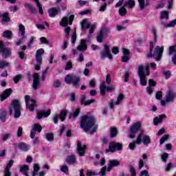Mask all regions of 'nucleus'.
Here are the masks:
<instances>
[{"mask_svg": "<svg viewBox=\"0 0 176 176\" xmlns=\"http://www.w3.org/2000/svg\"><path fill=\"white\" fill-rule=\"evenodd\" d=\"M45 53V50L43 48L38 50L36 52V57H42V54Z\"/></svg>", "mask_w": 176, "mask_h": 176, "instance_id": "603ef678", "label": "nucleus"}, {"mask_svg": "<svg viewBox=\"0 0 176 176\" xmlns=\"http://www.w3.org/2000/svg\"><path fill=\"white\" fill-rule=\"evenodd\" d=\"M153 43H151L150 51L149 53L147 54V58H151V57H154L157 61H159V60L162 58L163 52H164V47L157 46L154 50V53L152 54V52H153Z\"/></svg>", "mask_w": 176, "mask_h": 176, "instance_id": "7ed1b4c3", "label": "nucleus"}, {"mask_svg": "<svg viewBox=\"0 0 176 176\" xmlns=\"http://www.w3.org/2000/svg\"><path fill=\"white\" fill-rule=\"evenodd\" d=\"M122 53L124 56L122 57V62L127 63V61H129V55L130 54V52L126 48H122Z\"/></svg>", "mask_w": 176, "mask_h": 176, "instance_id": "b1692460", "label": "nucleus"}, {"mask_svg": "<svg viewBox=\"0 0 176 176\" xmlns=\"http://www.w3.org/2000/svg\"><path fill=\"white\" fill-rule=\"evenodd\" d=\"M65 82L67 85H72L76 89L79 86L80 78L75 74H67L65 78Z\"/></svg>", "mask_w": 176, "mask_h": 176, "instance_id": "423d86ee", "label": "nucleus"}, {"mask_svg": "<svg viewBox=\"0 0 176 176\" xmlns=\"http://www.w3.org/2000/svg\"><path fill=\"white\" fill-rule=\"evenodd\" d=\"M2 24H5V23H9L10 21V18L9 17L8 13H5L2 14Z\"/></svg>", "mask_w": 176, "mask_h": 176, "instance_id": "e433bc0d", "label": "nucleus"}, {"mask_svg": "<svg viewBox=\"0 0 176 176\" xmlns=\"http://www.w3.org/2000/svg\"><path fill=\"white\" fill-rule=\"evenodd\" d=\"M168 140V135H164L160 140V145H163Z\"/></svg>", "mask_w": 176, "mask_h": 176, "instance_id": "5fc2aeb1", "label": "nucleus"}, {"mask_svg": "<svg viewBox=\"0 0 176 176\" xmlns=\"http://www.w3.org/2000/svg\"><path fill=\"white\" fill-rule=\"evenodd\" d=\"M74 17L75 16L74 14H72L69 16H63L60 21V27H67L68 26V24L69 25H72Z\"/></svg>", "mask_w": 176, "mask_h": 176, "instance_id": "9b49d317", "label": "nucleus"}, {"mask_svg": "<svg viewBox=\"0 0 176 176\" xmlns=\"http://www.w3.org/2000/svg\"><path fill=\"white\" fill-rule=\"evenodd\" d=\"M80 25L82 30H87L91 26V24L87 23L86 19H84L82 21H81Z\"/></svg>", "mask_w": 176, "mask_h": 176, "instance_id": "473e14b6", "label": "nucleus"}, {"mask_svg": "<svg viewBox=\"0 0 176 176\" xmlns=\"http://www.w3.org/2000/svg\"><path fill=\"white\" fill-rule=\"evenodd\" d=\"M162 25H163V27H164L165 28H173V27H175L176 25V19L170 21L169 23L166 24V23H164V21H162L161 22Z\"/></svg>", "mask_w": 176, "mask_h": 176, "instance_id": "7c9ffc66", "label": "nucleus"}, {"mask_svg": "<svg viewBox=\"0 0 176 176\" xmlns=\"http://www.w3.org/2000/svg\"><path fill=\"white\" fill-rule=\"evenodd\" d=\"M36 64H34V69L39 71L41 65H42V56H36Z\"/></svg>", "mask_w": 176, "mask_h": 176, "instance_id": "a878e982", "label": "nucleus"}, {"mask_svg": "<svg viewBox=\"0 0 176 176\" xmlns=\"http://www.w3.org/2000/svg\"><path fill=\"white\" fill-rule=\"evenodd\" d=\"M101 58H109V60H112V54H111V51L109 50V47L108 45H104V50L100 53Z\"/></svg>", "mask_w": 176, "mask_h": 176, "instance_id": "ddd939ff", "label": "nucleus"}, {"mask_svg": "<svg viewBox=\"0 0 176 176\" xmlns=\"http://www.w3.org/2000/svg\"><path fill=\"white\" fill-rule=\"evenodd\" d=\"M86 101V95H82V98H81V104L82 105H90V104H93V102H96V100H94V99H91V100H89L87 102H85Z\"/></svg>", "mask_w": 176, "mask_h": 176, "instance_id": "c85d7f7f", "label": "nucleus"}, {"mask_svg": "<svg viewBox=\"0 0 176 176\" xmlns=\"http://www.w3.org/2000/svg\"><path fill=\"white\" fill-rule=\"evenodd\" d=\"M60 171H62V173H65V174H68V166H62L60 167Z\"/></svg>", "mask_w": 176, "mask_h": 176, "instance_id": "338daca9", "label": "nucleus"}, {"mask_svg": "<svg viewBox=\"0 0 176 176\" xmlns=\"http://www.w3.org/2000/svg\"><path fill=\"white\" fill-rule=\"evenodd\" d=\"M163 75L165 79H168V78L171 76V72H170V71L164 72Z\"/></svg>", "mask_w": 176, "mask_h": 176, "instance_id": "69168bd1", "label": "nucleus"}, {"mask_svg": "<svg viewBox=\"0 0 176 176\" xmlns=\"http://www.w3.org/2000/svg\"><path fill=\"white\" fill-rule=\"evenodd\" d=\"M87 49V45H86V40L81 39L80 45L77 47V50L80 52H85Z\"/></svg>", "mask_w": 176, "mask_h": 176, "instance_id": "393cba45", "label": "nucleus"}, {"mask_svg": "<svg viewBox=\"0 0 176 176\" xmlns=\"http://www.w3.org/2000/svg\"><path fill=\"white\" fill-rule=\"evenodd\" d=\"M45 137L48 141H53L54 140V135L53 133H46Z\"/></svg>", "mask_w": 176, "mask_h": 176, "instance_id": "864d4df0", "label": "nucleus"}, {"mask_svg": "<svg viewBox=\"0 0 176 176\" xmlns=\"http://www.w3.org/2000/svg\"><path fill=\"white\" fill-rule=\"evenodd\" d=\"M64 32H65L67 38L69 37V33L71 32V28L69 26L65 27Z\"/></svg>", "mask_w": 176, "mask_h": 176, "instance_id": "0e129e2a", "label": "nucleus"}, {"mask_svg": "<svg viewBox=\"0 0 176 176\" xmlns=\"http://www.w3.org/2000/svg\"><path fill=\"white\" fill-rule=\"evenodd\" d=\"M52 112V110H50V109H49L47 111H45V110H40L38 111H37V116H36V118L38 120L42 119V118H47V116H49L50 115Z\"/></svg>", "mask_w": 176, "mask_h": 176, "instance_id": "dca6fc26", "label": "nucleus"}, {"mask_svg": "<svg viewBox=\"0 0 176 176\" xmlns=\"http://www.w3.org/2000/svg\"><path fill=\"white\" fill-rule=\"evenodd\" d=\"M12 31L10 30H6L3 32V36L4 38H7V39H10L12 38Z\"/></svg>", "mask_w": 176, "mask_h": 176, "instance_id": "79ce46f5", "label": "nucleus"}, {"mask_svg": "<svg viewBox=\"0 0 176 176\" xmlns=\"http://www.w3.org/2000/svg\"><path fill=\"white\" fill-rule=\"evenodd\" d=\"M120 162H119V160H111L110 161H109V166L107 168V171L109 173V171H111V170H112L113 167H118V166H120Z\"/></svg>", "mask_w": 176, "mask_h": 176, "instance_id": "f3484780", "label": "nucleus"}, {"mask_svg": "<svg viewBox=\"0 0 176 176\" xmlns=\"http://www.w3.org/2000/svg\"><path fill=\"white\" fill-rule=\"evenodd\" d=\"M124 96L122 94H120L117 98L116 102H115L116 105H119L120 104V102L123 100Z\"/></svg>", "mask_w": 176, "mask_h": 176, "instance_id": "3c124183", "label": "nucleus"}, {"mask_svg": "<svg viewBox=\"0 0 176 176\" xmlns=\"http://www.w3.org/2000/svg\"><path fill=\"white\" fill-rule=\"evenodd\" d=\"M30 101H31V102H33V104H35V100L31 99V98L28 95L25 96V102L26 107H28V104H30Z\"/></svg>", "mask_w": 176, "mask_h": 176, "instance_id": "c03bdc74", "label": "nucleus"}, {"mask_svg": "<svg viewBox=\"0 0 176 176\" xmlns=\"http://www.w3.org/2000/svg\"><path fill=\"white\" fill-rule=\"evenodd\" d=\"M79 112H80V109H76L73 113H72L69 116V119H74V118H78V115H79Z\"/></svg>", "mask_w": 176, "mask_h": 176, "instance_id": "58836bf2", "label": "nucleus"}, {"mask_svg": "<svg viewBox=\"0 0 176 176\" xmlns=\"http://www.w3.org/2000/svg\"><path fill=\"white\" fill-rule=\"evenodd\" d=\"M18 148L23 152H28L30 151V146L24 142H21L18 144Z\"/></svg>", "mask_w": 176, "mask_h": 176, "instance_id": "cd10ccee", "label": "nucleus"}, {"mask_svg": "<svg viewBox=\"0 0 176 176\" xmlns=\"http://www.w3.org/2000/svg\"><path fill=\"white\" fill-rule=\"evenodd\" d=\"M41 85V81L39 80V74L38 73H34L33 74V85L32 87L34 90H38Z\"/></svg>", "mask_w": 176, "mask_h": 176, "instance_id": "2eb2a0df", "label": "nucleus"}, {"mask_svg": "<svg viewBox=\"0 0 176 176\" xmlns=\"http://www.w3.org/2000/svg\"><path fill=\"white\" fill-rule=\"evenodd\" d=\"M145 69L146 71V74L144 73V66L143 65H140L138 66V74L139 77L140 78V84L142 86H146V76H149V66H146Z\"/></svg>", "mask_w": 176, "mask_h": 176, "instance_id": "39448f33", "label": "nucleus"}, {"mask_svg": "<svg viewBox=\"0 0 176 176\" xmlns=\"http://www.w3.org/2000/svg\"><path fill=\"white\" fill-rule=\"evenodd\" d=\"M34 41H35V37L31 36L29 42L28 43V47L29 49H32V45H34Z\"/></svg>", "mask_w": 176, "mask_h": 176, "instance_id": "8fccbe9b", "label": "nucleus"}, {"mask_svg": "<svg viewBox=\"0 0 176 176\" xmlns=\"http://www.w3.org/2000/svg\"><path fill=\"white\" fill-rule=\"evenodd\" d=\"M123 145L120 142H111L109 145V149H106V153L116 152V151H122Z\"/></svg>", "mask_w": 176, "mask_h": 176, "instance_id": "0eeeda50", "label": "nucleus"}, {"mask_svg": "<svg viewBox=\"0 0 176 176\" xmlns=\"http://www.w3.org/2000/svg\"><path fill=\"white\" fill-rule=\"evenodd\" d=\"M161 159L164 163H166L167 162V159H168V154L167 153H164L162 156Z\"/></svg>", "mask_w": 176, "mask_h": 176, "instance_id": "680f3d73", "label": "nucleus"}, {"mask_svg": "<svg viewBox=\"0 0 176 176\" xmlns=\"http://www.w3.org/2000/svg\"><path fill=\"white\" fill-rule=\"evenodd\" d=\"M21 107H20V102L19 100L15 99L12 101V104L9 108L10 115H12V113H13V111H14V117L15 119H19V118L21 116Z\"/></svg>", "mask_w": 176, "mask_h": 176, "instance_id": "20e7f679", "label": "nucleus"}, {"mask_svg": "<svg viewBox=\"0 0 176 176\" xmlns=\"http://www.w3.org/2000/svg\"><path fill=\"white\" fill-rule=\"evenodd\" d=\"M74 68V65H72V62L69 61L66 63V66L65 67V71H69V69H72Z\"/></svg>", "mask_w": 176, "mask_h": 176, "instance_id": "09e8293b", "label": "nucleus"}, {"mask_svg": "<svg viewBox=\"0 0 176 176\" xmlns=\"http://www.w3.org/2000/svg\"><path fill=\"white\" fill-rule=\"evenodd\" d=\"M140 176H149V173L146 170H142L140 172Z\"/></svg>", "mask_w": 176, "mask_h": 176, "instance_id": "774afa93", "label": "nucleus"}, {"mask_svg": "<svg viewBox=\"0 0 176 176\" xmlns=\"http://www.w3.org/2000/svg\"><path fill=\"white\" fill-rule=\"evenodd\" d=\"M141 129V122H138L133 124L130 127L129 137L130 138H135V135L138 133V131Z\"/></svg>", "mask_w": 176, "mask_h": 176, "instance_id": "9d476101", "label": "nucleus"}, {"mask_svg": "<svg viewBox=\"0 0 176 176\" xmlns=\"http://www.w3.org/2000/svg\"><path fill=\"white\" fill-rule=\"evenodd\" d=\"M21 79H23V75L19 74V75L15 76L14 77L13 80H14V83H17L18 82L21 80Z\"/></svg>", "mask_w": 176, "mask_h": 176, "instance_id": "6e6d98bb", "label": "nucleus"}, {"mask_svg": "<svg viewBox=\"0 0 176 176\" xmlns=\"http://www.w3.org/2000/svg\"><path fill=\"white\" fill-rule=\"evenodd\" d=\"M13 93V90L12 88H9L3 91V94L0 95L1 101H5L6 98L10 97V94Z\"/></svg>", "mask_w": 176, "mask_h": 176, "instance_id": "6ab92c4d", "label": "nucleus"}, {"mask_svg": "<svg viewBox=\"0 0 176 176\" xmlns=\"http://www.w3.org/2000/svg\"><path fill=\"white\" fill-rule=\"evenodd\" d=\"M105 171H107L106 167H102L100 169V171L98 173L99 175L101 176H105ZM98 173L96 172L91 171V170H87V176H94V175H98Z\"/></svg>", "mask_w": 176, "mask_h": 176, "instance_id": "aec40b11", "label": "nucleus"}, {"mask_svg": "<svg viewBox=\"0 0 176 176\" xmlns=\"http://www.w3.org/2000/svg\"><path fill=\"white\" fill-rule=\"evenodd\" d=\"M48 69H49V67H47L46 69L43 71L42 73L41 80L43 81L46 80V74H47Z\"/></svg>", "mask_w": 176, "mask_h": 176, "instance_id": "e2e57ef3", "label": "nucleus"}, {"mask_svg": "<svg viewBox=\"0 0 176 176\" xmlns=\"http://www.w3.org/2000/svg\"><path fill=\"white\" fill-rule=\"evenodd\" d=\"M168 54L173 56V54H176V45L170 46L168 48Z\"/></svg>", "mask_w": 176, "mask_h": 176, "instance_id": "a19ab883", "label": "nucleus"}, {"mask_svg": "<svg viewBox=\"0 0 176 176\" xmlns=\"http://www.w3.org/2000/svg\"><path fill=\"white\" fill-rule=\"evenodd\" d=\"M19 31L21 33L20 38H18L16 42V46H20L27 36H25V27L23 24L19 25Z\"/></svg>", "mask_w": 176, "mask_h": 176, "instance_id": "1a4fd4ad", "label": "nucleus"}, {"mask_svg": "<svg viewBox=\"0 0 176 176\" xmlns=\"http://www.w3.org/2000/svg\"><path fill=\"white\" fill-rule=\"evenodd\" d=\"M68 113V111L65 109H63L60 111V113L59 115V119H60L61 122H64L65 120V117L67 116V114Z\"/></svg>", "mask_w": 176, "mask_h": 176, "instance_id": "c9c22d12", "label": "nucleus"}, {"mask_svg": "<svg viewBox=\"0 0 176 176\" xmlns=\"http://www.w3.org/2000/svg\"><path fill=\"white\" fill-rule=\"evenodd\" d=\"M71 41L72 45H75V43H76V32L72 34Z\"/></svg>", "mask_w": 176, "mask_h": 176, "instance_id": "052dcab7", "label": "nucleus"}, {"mask_svg": "<svg viewBox=\"0 0 176 176\" xmlns=\"http://www.w3.org/2000/svg\"><path fill=\"white\" fill-rule=\"evenodd\" d=\"M118 135V130L116 128H111V130L110 131V137L111 138H115V137Z\"/></svg>", "mask_w": 176, "mask_h": 176, "instance_id": "49530a36", "label": "nucleus"}, {"mask_svg": "<svg viewBox=\"0 0 176 176\" xmlns=\"http://www.w3.org/2000/svg\"><path fill=\"white\" fill-rule=\"evenodd\" d=\"M138 2L140 5V10H144L145 8L149 6V0H138Z\"/></svg>", "mask_w": 176, "mask_h": 176, "instance_id": "5701e85b", "label": "nucleus"}, {"mask_svg": "<svg viewBox=\"0 0 176 176\" xmlns=\"http://www.w3.org/2000/svg\"><path fill=\"white\" fill-rule=\"evenodd\" d=\"M39 165H38V164H35L34 165V170L32 172V176H45V172L44 171H41L40 173H38L39 171Z\"/></svg>", "mask_w": 176, "mask_h": 176, "instance_id": "412c9836", "label": "nucleus"}, {"mask_svg": "<svg viewBox=\"0 0 176 176\" xmlns=\"http://www.w3.org/2000/svg\"><path fill=\"white\" fill-rule=\"evenodd\" d=\"M135 6V1L134 0H128L124 3V8H129L133 9Z\"/></svg>", "mask_w": 176, "mask_h": 176, "instance_id": "c756f323", "label": "nucleus"}, {"mask_svg": "<svg viewBox=\"0 0 176 176\" xmlns=\"http://www.w3.org/2000/svg\"><path fill=\"white\" fill-rule=\"evenodd\" d=\"M144 144L146 146H148L149 144H151V137L148 135H144L142 136V135L140 133L138 135L136 140L134 141L132 143H130L129 145V149L131 151H134L135 148V145H140L141 143Z\"/></svg>", "mask_w": 176, "mask_h": 176, "instance_id": "f03ea898", "label": "nucleus"}, {"mask_svg": "<svg viewBox=\"0 0 176 176\" xmlns=\"http://www.w3.org/2000/svg\"><path fill=\"white\" fill-rule=\"evenodd\" d=\"M86 148H87L86 144H84L82 146V143L80 142H78L77 152L80 156H85V151H86Z\"/></svg>", "mask_w": 176, "mask_h": 176, "instance_id": "a211bd4d", "label": "nucleus"}, {"mask_svg": "<svg viewBox=\"0 0 176 176\" xmlns=\"http://www.w3.org/2000/svg\"><path fill=\"white\" fill-rule=\"evenodd\" d=\"M32 131H37L38 133H41L42 131V126H41L39 124H34L32 126Z\"/></svg>", "mask_w": 176, "mask_h": 176, "instance_id": "4c0bfd02", "label": "nucleus"}, {"mask_svg": "<svg viewBox=\"0 0 176 176\" xmlns=\"http://www.w3.org/2000/svg\"><path fill=\"white\" fill-rule=\"evenodd\" d=\"M25 6L31 10L32 13H35V8L30 3L25 4Z\"/></svg>", "mask_w": 176, "mask_h": 176, "instance_id": "4d7b16f0", "label": "nucleus"}, {"mask_svg": "<svg viewBox=\"0 0 176 176\" xmlns=\"http://www.w3.org/2000/svg\"><path fill=\"white\" fill-rule=\"evenodd\" d=\"M166 114H162L160 116V117H155L153 119V123L155 126H157L159 123H162L163 122V119H166Z\"/></svg>", "mask_w": 176, "mask_h": 176, "instance_id": "bb28decb", "label": "nucleus"}, {"mask_svg": "<svg viewBox=\"0 0 176 176\" xmlns=\"http://www.w3.org/2000/svg\"><path fill=\"white\" fill-rule=\"evenodd\" d=\"M118 13L120 16H126V14H127V10H126L124 7H121L119 9Z\"/></svg>", "mask_w": 176, "mask_h": 176, "instance_id": "de8ad7c7", "label": "nucleus"}, {"mask_svg": "<svg viewBox=\"0 0 176 176\" xmlns=\"http://www.w3.org/2000/svg\"><path fill=\"white\" fill-rule=\"evenodd\" d=\"M160 19H168V12L167 11H164L161 12Z\"/></svg>", "mask_w": 176, "mask_h": 176, "instance_id": "bf43d9fd", "label": "nucleus"}, {"mask_svg": "<svg viewBox=\"0 0 176 176\" xmlns=\"http://www.w3.org/2000/svg\"><path fill=\"white\" fill-rule=\"evenodd\" d=\"M100 90L101 96H105V91H113L115 88L112 86H105V81H102L100 85Z\"/></svg>", "mask_w": 176, "mask_h": 176, "instance_id": "4468645a", "label": "nucleus"}, {"mask_svg": "<svg viewBox=\"0 0 176 176\" xmlns=\"http://www.w3.org/2000/svg\"><path fill=\"white\" fill-rule=\"evenodd\" d=\"M14 161L10 160L7 166H6L5 169L7 171H10V167L13 166Z\"/></svg>", "mask_w": 176, "mask_h": 176, "instance_id": "13d9d810", "label": "nucleus"}, {"mask_svg": "<svg viewBox=\"0 0 176 176\" xmlns=\"http://www.w3.org/2000/svg\"><path fill=\"white\" fill-rule=\"evenodd\" d=\"M8 116V113H6V111L5 109H1L0 110V120L3 123L6 122V117Z\"/></svg>", "mask_w": 176, "mask_h": 176, "instance_id": "2f4dec72", "label": "nucleus"}, {"mask_svg": "<svg viewBox=\"0 0 176 176\" xmlns=\"http://www.w3.org/2000/svg\"><path fill=\"white\" fill-rule=\"evenodd\" d=\"M66 162L68 164H74V163H76V158L75 157V155L68 156L66 160Z\"/></svg>", "mask_w": 176, "mask_h": 176, "instance_id": "f704fd0d", "label": "nucleus"}, {"mask_svg": "<svg viewBox=\"0 0 176 176\" xmlns=\"http://www.w3.org/2000/svg\"><path fill=\"white\" fill-rule=\"evenodd\" d=\"M80 126L85 131H90L91 134L96 133L98 126L96 125V119L93 116H83L81 118Z\"/></svg>", "mask_w": 176, "mask_h": 176, "instance_id": "f257e3e1", "label": "nucleus"}, {"mask_svg": "<svg viewBox=\"0 0 176 176\" xmlns=\"http://www.w3.org/2000/svg\"><path fill=\"white\" fill-rule=\"evenodd\" d=\"M28 169H29L28 165H22L20 167L19 171L20 173H22L23 175L28 176V173H27V171H28Z\"/></svg>", "mask_w": 176, "mask_h": 176, "instance_id": "72a5a7b5", "label": "nucleus"}, {"mask_svg": "<svg viewBox=\"0 0 176 176\" xmlns=\"http://www.w3.org/2000/svg\"><path fill=\"white\" fill-rule=\"evenodd\" d=\"M10 63L6 60H1L0 61V69H3V68H6L7 67H9Z\"/></svg>", "mask_w": 176, "mask_h": 176, "instance_id": "a18cd8bd", "label": "nucleus"}, {"mask_svg": "<svg viewBox=\"0 0 176 176\" xmlns=\"http://www.w3.org/2000/svg\"><path fill=\"white\" fill-rule=\"evenodd\" d=\"M60 12V8H52L48 10V14L50 17H56Z\"/></svg>", "mask_w": 176, "mask_h": 176, "instance_id": "4be33fe9", "label": "nucleus"}, {"mask_svg": "<svg viewBox=\"0 0 176 176\" xmlns=\"http://www.w3.org/2000/svg\"><path fill=\"white\" fill-rule=\"evenodd\" d=\"M34 2L36 3V5L37 8H38V12L40 14H43V8H42V6L41 5V3L39 2V0H33Z\"/></svg>", "mask_w": 176, "mask_h": 176, "instance_id": "ea45409f", "label": "nucleus"}, {"mask_svg": "<svg viewBox=\"0 0 176 176\" xmlns=\"http://www.w3.org/2000/svg\"><path fill=\"white\" fill-rule=\"evenodd\" d=\"M96 39H97V42H99V43H102V39H104V30H100Z\"/></svg>", "mask_w": 176, "mask_h": 176, "instance_id": "37998d69", "label": "nucleus"}, {"mask_svg": "<svg viewBox=\"0 0 176 176\" xmlns=\"http://www.w3.org/2000/svg\"><path fill=\"white\" fill-rule=\"evenodd\" d=\"M0 53L3 58H8V57H10L12 56V50L8 47H6L2 41H0Z\"/></svg>", "mask_w": 176, "mask_h": 176, "instance_id": "6e6552de", "label": "nucleus"}, {"mask_svg": "<svg viewBox=\"0 0 176 176\" xmlns=\"http://www.w3.org/2000/svg\"><path fill=\"white\" fill-rule=\"evenodd\" d=\"M176 98V94L173 91L170 90L166 94V98L165 100H161V104L164 107L167 102L174 101Z\"/></svg>", "mask_w": 176, "mask_h": 176, "instance_id": "f8f14e48", "label": "nucleus"}]
</instances>
